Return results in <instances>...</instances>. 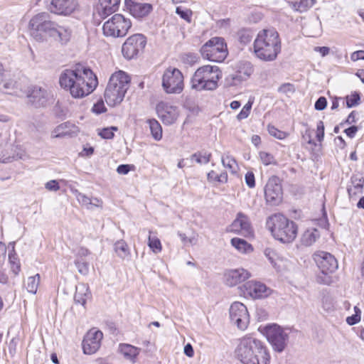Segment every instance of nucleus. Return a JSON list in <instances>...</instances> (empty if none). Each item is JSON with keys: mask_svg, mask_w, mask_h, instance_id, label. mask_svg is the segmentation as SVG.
Returning a JSON list of instances; mask_svg holds the SVG:
<instances>
[{"mask_svg": "<svg viewBox=\"0 0 364 364\" xmlns=\"http://www.w3.org/2000/svg\"><path fill=\"white\" fill-rule=\"evenodd\" d=\"M59 83L62 88L69 90L74 98H82L93 92L98 82L90 68L77 65L75 69H66L62 72Z\"/></svg>", "mask_w": 364, "mask_h": 364, "instance_id": "1", "label": "nucleus"}, {"mask_svg": "<svg viewBox=\"0 0 364 364\" xmlns=\"http://www.w3.org/2000/svg\"><path fill=\"white\" fill-rule=\"evenodd\" d=\"M28 28L31 36L38 42L44 41L49 36L61 44H66L72 36L70 28L52 21L48 12H41L33 16Z\"/></svg>", "mask_w": 364, "mask_h": 364, "instance_id": "2", "label": "nucleus"}, {"mask_svg": "<svg viewBox=\"0 0 364 364\" xmlns=\"http://www.w3.org/2000/svg\"><path fill=\"white\" fill-rule=\"evenodd\" d=\"M235 353L242 364L270 363L271 356L266 344L250 335L239 339Z\"/></svg>", "mask_w": 364, "mask_h": 364, "instance_id": "3", "label": "nucleus"}, {"mask_svg": "<svg viewBox=\"0 0 364 364\" xmlns=\"http://www.w3.org/2000/svg\"><path fill=\"white\" fill-rule=\"evenodd\" d=\"M253 47L257 58L264 62L274 61L282 50L279 33L274 28L260 31L254 41Z\"/></svg>", "mask_w": 364, "mask_h": 364, "instance_id": "4", "label": "nucleus"}, {"mask_svg": "<svg viewBox=\"0 0 364 364\" xmlns=\"http://www.w3.org/2000/svg\"><path fill=\"white\" fill-rule=\"evenodd\" d=\"M266 226L274 238L282 243L292 242L297 235L296 224L281 213H276L268 217Z\"/></svg>", "mask_w": 364, "mask_h": 364, "instance_id": "5", "label": "nucleus"}, {"mask_svg": "<svg viewBox=\"0 0 364 364\" xmlns=\"http://www.w3.org/2000/svg\"><path fill=\"white\" fill-rule=\"evenodd\" d=\"M129 82L130 78L124 71L119 70L111 75L105 91V99L109 106L114 107L122 102Z\"/></svg>", "mask_w": 364, "mask_h": 364, "instance_id": "6", "label": "nucleus"}, {"mask_svg": "<svg viewBox=\"0 0 364 364\" xmlns=\"http://www.w3.org/2000/svg\"><path fill=\"white\" fill-rule=\"evenodd\" d=\"M222 78V72L218 66L203 65L196 70L191 79V87L197 90H215Z\"/></svg>", "mask_w": 364, "mask_h": 364, "instance_id": "7", "label": "nucleus"}, {"mask_svg": "<svg viewBox=\"0 0 364 364\" xmlns=\"http://www.w3.org/2000/svg\"><path fill=\"white\" fill-rule=\"evenodd\" d=\"M264 333L275 352L281 353L285 350L289 343V329L274 323L265 326Z\"/></svg>", "mask_w": 364, "mask_h": 364, "instance_id": "8", "label": "nucleus"}, {"mask_svg": "<svg viewBox=\"0 0 364 364\" xmlns=\"http://www.w3.org/2000/svg\"><path fill=\"white\" fill-rule=\"evenodd\" d=\"M200 53L204 58L210 61L220 63L226 58L228 49L223 38L214 37L202 46Z\"/></svg>", "mask_w": 364, "mask_h": 364, "instance_id": "9", "label": "nucleus"}, {"mask_svg": "<svg viewBox=\"0 0 364 364\" xmlns=\"http://www.w3.org/2000/svg\"><path fill=\"white\" fill-rule=\"evenodd\" d=\"M131 26L132 23L129 18L117 14L105 22L102 30L106 36L119 38L124 36Z\"/></svg>", "mask_w": 364, "mask_h": 364, "instance_id": "10", "label": "nucleus"}, {"mask_svg": "<svg viewBox=\"0 0 364 364\" xmlns=\"http://www.w3.org/2000/svg\"><path fill=\"white\" fill-rule=\"evenodd\" d=\"M162 86L167 93H181L183 90L182 73L175 68H167L163 75Z\"/></svg>", "mask_w": 364, "mask_h": 364, "instance_id": "11", "label": "nucleus"}, {"mask_svg": "<svg viewBox=\"0 0 364 364\" xmlns=\"http://www.w3.org/2000/svg\"><path fill=\"white\" fill-rule=\"evenodd\" d=\"M146 45V38L144 35H132L122 45V54L127 59H133L144 52Z\"/></svg>", "mask_w": 364, "mask_h": 364, "instance_id": "12", "label": "nucleus"}, {"mask_svg": "<svg viewBox=\"0 0 364 364\" xmlns=\"http://www.w3.org/2000/svg\"><path fill=\"white\" fill-rule=\"evenodd\" d=\"M24 94H26L28 102L36 108L46 107L51 98L50 94L46 88L37 85L25 88Z\"/></svg>", "mask_w": 364, "mask_h": 364, "instance_id": "13", "label": "nucleus"}, {"mask_svg": "<svg viewBox=\"0 0 364 364\" xmlns=\"http://www.w3.org/2000/svg\"><path fill=\"white\" fill-rule=\"evenodd\" d=\"M230 318L231 321L241 330H245L250 321L247 307L242 303L238 301L234 302L230 306Z\"/></svg>", "mask_w": 364, "mask_h": 364, "instance_id": "14", "label": "nucleus"}, {"mask_svg": "<svg viewBox=\"0 0 364 364\" xmlns=\"http://www.w3.org/2000/svg\"><path fill=\"white\" fill-rule=\"evenodd\" d=\"M313 258L322 273H333L338 267L337 259L329 252L317 251L313 255Z\"/></svg>", "mask_w": 364, "mask_h": 364, "instance_id": "15", "label": "nucleus"}, {"mask_svg": "<svg viewBox=\"0 0 364 364\" xmlns=\"http://www.w3.org/2000/svg\"><path fill=\"white\" fill-rule=\"evenodd\" d=\"M227 231L240 234L245 237L252 235L253 232L248 216L242 212L237 214L235 219L227 228Z\"/></svg>", "mask_w": 364, "mask_h": 364, "instance_id": "16", "label": "nucleus"}, {"mask_svg": "<svg viewBox=\"0 0 364 364\" xmlns=\"http://www.w3.org/2000/svg\"><path fill=\"white\" fill-rule=\"evenodd\" d=\"M265 199L272 205L278 204L282 199V188L279 179L277 176L271 177L264 188Z\"/></svg>", "mask_w": 364, "mask_h": 364, "instance_id": "17", "label": "nucleus"}, {"mask_svg": "<svg viewBox=\"0 0 364 364\" xmlns=\"http://www.w3.org/2000/svg\"><path fill=\"white\" fill-rule=\"evenodd\" d=\"M156 109L158 117L166 125L173 124L179 115L178 108L166 102L158 103Z\"/></svg>", "mask_w": 364, "mask_h": 364, "instance_id": "18", "label": "nucleus"}, {"mask_svg": "<svg viewBox=\"0 0 364 364\" xmlns=\"http://www.w3.org/2000/svg\"><path fill=\"white\" fill-rule=\"evenodd\" d=\"M103 338L102 331L96 329L89 331L82 341V349L85 354L95 353L100 347Z\"/></svg>", "mask_w": 364, "mask_h": 364, "instance_id": "19", "label": "nucleus"}, {"mask_svg": "<svg viewBox=\"0 0 364 364\" xmlns=\"http://www.w3.org/2000/svg\"><path fill=\"white\" fill-rule=\"evenodd\" d=\"M78 6L76 0H52L48 6V10L55 14L68 16Z\"/></svg>", "mask_w": 364, "mask_h": 364, "instance_id": "20", "label": "nucleus"}, {"mask_svg": "<svg viewBox=\"0 0 364 364\" xmlns=\"http://www.w3.org/2000/svg\"><path fill=\"white\" fill-rule=\"evenodd\" d=\"M25 82L16 77H11L6 73V77L3 82V90L4 92L10 95L21 96L25 92Z\"/></svg>", "mask_w": 364, "mask_h": 364, "instance_id": "21", "label": "nucleus"}, {"mask_svg": "<svg viewBox=\"0 0 364 364\" xmlns=\"http://www.w3.org/2000/svg\"><path fill=\"white\" fill-rule=\"evenodd\" d=\"M250 277L251 274L243 268L228 269L224 273V281L228 286L234 287Z\"/></svg>", "mask_w": 364, "mask_h": 364, "instance_id": "22", "label": "nucleus"}, {"mask_svg": "<svg viewBox=\"0 0 364 364\" xmlns=\"http://www.w3.org/2000/svg\"><path fill=\"white\" fill-rule=\"evenodd\" d=\"M244 293L254 299H261L269 294L268 288L260 282L249 281L244 284Z\"/></svg>", "mask_w": 364, "mask_h": 364, "instance_id": "23", "label": "nucleus"}, {"mask_svg": "<svg viewBox=\"0 0 364 364\" xmlns=\"http://www.w3.org/2000/svg\"><path fill=\"white\" fill-rule=\"evenodd\" d=\"M127 6H129L130 13L132 15L137 18H141L149 15L153 9V6L147 3H129V0H125Z\"/></svg>", "mask_w": 364, "mask_h": 364, "instance_id": "24", "label": "nucleus"}, {"mask_svg": "<svg viewBox=\"0 0 364 364\" xmlns=\"http://www.w3.org/2000/svg\"><path fill=\"white\" fill-rule=\"evenodd\" d=\"M99 14L102 18L114 13L119 9L120 0H99Z\"/></svg>", "mask_w": 364, "mask_h": 364, "instance_id": "25", "label": "nucleus"}, {"mask_svg": "<svg viewBox=\"0 0 364 364\" xmlns=\"http://www.w3.org/2000/svg\"><path fill=\"white\" fill-rule=\"evenodd\" d=\"M253 70V67L250 62H242L240 63L237 73L232 75V78L233 80L242 81L249 77Z\"/></svg>", "mask_w": 364, "mask_h": 364, "instance_id": "26", "label": "nucleus"}, {"mask_svg": "<svg viewBox=\"0 0 364 364\" xmlns=\"http://www.w3.org/2000/svg\"><path fill=\"white\" fill-rule=\"evenodd\" d=\"M316 3V0H300L299 1H287L291 9L299 13H304L310 9Z\"/></svg>", "mask_w": 364, "mask_h": 364, "instance_id": "27", "label": "nucleus"}, {"mask_svg": "<svg viewBox=\"0 0 364 364\" xmlns=\"http://www.w3.org/2000/svg\"><path fill=\"white\" fill-rule=\"evenodd\" d=\"M231 245L242 253H250L253 251L252 246L246 240L235 237L231 240Z\"/></svg>", "mask_w": 364, "mask_h": 364, "instance_id": "28", "label": "nucleus"}, {"mask_svg": "<svg viewBox=\"0 0 364 364\" xmlns=\"http://www.w3.org/2000/svg\"><path fill=\"white\" fill-rule=\"evenodd\" d=\"M211 156L212 155L210 152L202 150L191 154L189 159L191 161H195L197 164L202 165L208 164Z\"/></svg>", "mask_w": 364, "mask_h": 364, "instance_id": "29", "label": "nucleus"}, {"mask_svg": "<svg viewBox=\"0 0 364 364\" xmlns=\"http://www.w3.org/2000/svg\"><path fill=\"white\" fill-rule=\"evenodd\" d=\"M119 350L126 358L130 360L135 358L139 353V350L137 348L126 343H121Z\"/></svg>", "mask_w": 364, "mask_h": 364, "instance_id": "30", "label": "nucleus"}, {"mask_svg": "<svg viewBox=\"0 0 364 364\" xmlns=\"http://www.w3.org/2000/svg\"><path fill=\"white\" fill-rule=\"evenodd\" d=\"M153 138L159 141L162 138V127L159 122L155 119H149L146 121Z\"/></svg>", "mask_w": 364, "mask_h": 364, "instance_id": "31", "label": "nucleus"}, {"mask_svg": "<svg viewBox=\"0 0 364 364\" xmlns=\"http://www.w3.org/2000/svg\"><path fill=\"white\" fill-rule=\"evenodd\" d=\"M74 127L70 122H65L58 125L51 133L53 138H62L70 135L69 128Z\"/></svg>", "mask_w": 364, "mask_h": 364, "instance_id": "32", "label": "nucleus"}, {"mask_svg": "<svg viewBox=\"0 0 364 364\" xmlns=\"http://www.w3.org/2000/svg\"><path fill=\"white\" fill-rule=\"evenodd\" d=\"M319 237V232L316 229L307 230L301 237V242L306 246H310L316 242Z\"/></svg>", "mask_w": 364, "mask_h": 364, "instance_id": "33", "label": "nucleus"}, {"mask_svg": "<svg viewBox=\"0 0 364 364\" xmlns=\"http://www.w3.org/2000/svg\"><path fill=\"white\" fill-rule=\"evenodd\" d=\"M237 40L242 46L250 43L253 38V32L251 29L242 28L237 33Z\"/></svg>", "mask_w": 364, "mask_h": 364, "instance_id": "34", "label": "nucleus"}, {"mask_svg": "<svg viewBox=\"0 0 364 364\" xmlns=\"http://www.w3.org/2000/svg\"><path fill=\"white\" fill-rule=\"evenodd\" d=\"M114 251L117 256L124 259L130 254L127 244L122 240L117 241L114 245Z\"/></svg>", "mask_w": 364, "mask_h": 364, "instance_id": "35", "label": "nucleus"}, {"mask_svg": "<svg viewBox=\"0 0 364 364\" xmlns=\"http://www.w3.org/2000/svg\"><path fill=\"white\" fill-rule=\"evenodd\" d=\"M40 282V275L38 274L33 277H29L24 283L27 291L31 294H36Z\"/></svg>", "mask_w": 364, "mask_h": 364, "instance_id": "36", "label": "nucleus"}, {"mask_svg": "<svg viewBox=\"0 0 364 364\" xmlns=\"http://www.w3.org/2000/svg\"><path fill=\"white\" fill-rule=\"evenodd\" d=\"M9 262L11 265V271L15 275H17L21 270V264L19 259L15 252L14 247H12V250L9 254Z\"/></svg>", "mask_w": 364, "mask_h": 364, "instance_id": "37", "label": "nucleus"}, {"mask_svg": "<svg viewBox=\"0 0 364 364\" xmlns=\"http://www.w3.org/2000/svg\"><path fill=\"white\" fill-rule=\"evenodd\" d=\"M15 154L12 156H6L5 154L0 156V162L9 163L12 160L22 159L24 156V151L17 146L15 147Z\"/></svg>", "mask_w": 364, "mask_h": 364, "instance_id": "38", "label": "nucleus"}, {"mask_svg": "<svg viewBox=\"0 0 364 364\" xmlns=\"http://www.w3.org/2000/svg\"><path fill=\"white\" fill-rule=\"evenodd\" d=\"M82 291L85 290V292L80 291V287L77 288L76 292L74 296L75 301L77 304H80L82 306H85L87 301V298L90 296V293L88 292V288H85L82 287Z\"/></svg>", "mask_w": 364, "mask_h": 364, "instance_id": "39", "label": "nucleus"}, {"mask_svg": "<svg viewBox=\"0 0 364 364\" xmlns=\"http://www.w3.org/2000/svg\"><path fill=\"white\" fill-rule=\"evenodd\" d=\"M151 232L149 231V234ZM148 246L156 254L160 252L162 250V246L160 240L156 237H152L149 235L148 237Z\"/></svg>", "mask_w": 364, "mask_h": 364, "instance_id": "40", "label": "nucleus"}, {"mask_svg": "<svg viewBox=\"0 0 364 364\" xmlns=\"http://www.w3.org/2000/svg\"><path fill=\"white\" fill-rule=\"evenodd\" d=\"M222 164L223 166L230 170L231 172H236L237 162L236 160L232 156L229 155L223 156Z\"/></svg>", "mask_w": 364, "mask_h": 364, "instance_id": "41", "label": "nucleus"}, {"mask_svg": "<svg viewBox=\"0 0 364 364\" xmlns=\"http://www.w3.org/2000/svg\"><path fill=\"white\" fill-rule=\"evenodd\" d=\"M346 106L348 108H351L355 107L359 105L360 100V93L358 92H354L350 95H347L346 97Z\"/></svg>", "mask_w": 364, "mask_h": 364, "instance_id": "42", "label": "nucleus"}, {"mask_svg": "<svg viewBox=\"0 0 364 364\" xmlns=\"http://www.w3.org/2000/svg\"><path fill=\"white\" fill-rule=\"evenodd\" d=\"M259 156L262 163L264 166H268V165H271V164L275 165L277 164V161H276L274 156L268 152L260 151L259 153Z\"/></svg>", "mask_w": 364, "mask_h": 364, "instance_id": "43", "label": "nucleus"}, {"mask_svg": "<svg viewBox=\"0 0 364 364\" xmlns=\"http://www.w3.org/2000/svg\"><path fill=\"white\" fill-rule=\"evenodd\" d=\"M176 13L183 19L190 23L191 21L192 11L189 9L177 6Z\"/></svg>", "mask_w": 364, "mask_h": 364, "instance_id": "44", "label": "nucleus"}, {"mask_svg": "<svg viewBox=\"0 0 364 364\" xmlns=\"http://www.w3.org/2000/svg\"><path fill=\"white\" fill-rule=\"evenodd\" d=\"M75 265L77 267L78 272L82 275H87L89 272V264L87 262L76 259L75 260Z\"/></svg>", "mask_w": 364, "mask_h": 364, "instance_id": "45", "label": "nucleus"}, {"mask_svg": "<svg viewBox=\"0 0 364 364\" xmlns=\"http://www.w3.org/2000/svg\"><path fill=\"white\" fill-rule=\"evenodd\" d=\"M117 130V127H107L102 129L99 134L103 139H110L114 137V132Z\"/></svg>", "mask_w": 364, "mask_h": 364, "instance_id": "46", "label": "nucleus"}, {"mask_svg": "<svg viewBox=\"0 0 364 364\" xmlns=\"http://www.w3.org/2000/svg\"><path fill=\"white\" fill-rule=\"evenodd\" d=\"M77 201L82 205L86 207L87 209H90V204L92 202L91 198L86 195L78 192L76 195Z\"/></svg>", "mask_w": 364, "mask_h": 364, "instance_id": "47", "label": "nucleus"}, {"mask_svg": "<svg viewBox=\"0 0 364 364\" xmlns=\"http://www.w3.org/2000/svg\"><path fill=\"white\" fill-rule=\"evenodd\" d=\"M252 102H248L242 109V110L240 112V113L237 114V118L238 120H242L244 119H246L250 113L252 108Z\"/></svg>", "mask_w": 364, "mask_h": 364, "instance_id": "48", "label": "nucleus"}, {"mask_svg": "<svg viewBox=\"0 0 364 364\" xmlns=\"http://www.w3.org/2000/svg\"><path fill=\"white\" fill-rule=\"evenodd\" d=\"M268 132L271 136H274L277 139H283L286 137L287 134L285 132H282L279 129H277L274 126H269L268 127Z\"/></svg>", "mask_w": 364, "mask_h": 364, "instance_id": "49", "label": "nucleus"}, {"mask_svg": "<svg viewBox=\"0 0 364 364\" xmlns=\"http://www.w3.org/2000/svg\"><path fill=\"white\" fill-rule=\"evenodd\" d=\"M329 273H322L321 274H318L316 277V281L318 283L321 284L329 285L331 282V277L328 276Z\"/></svg>", "mask_w": 364, "mask_h": 364, "instance_id": "50", "label": "nucleus"}, {"mask_svg": "<svg viewBox=\"0 0 364 364\" xmlns=\"http://www.w3.org/2000/svg\"><path fill=\"white\" fill-rule=\"evenodd\" d=\"M324 137V124L322 121H319L316 126V139L321 142Z\"/></svg>", "mask_w": 364, "mask_h": 364, "instance_id": "51", "label": "nucleus"}, {"mask_svg": "<svg viewBox=\"0 0 364 364\" xmlns=\"http://www.w3.org/2000/svg\"><path fill=\"white\" fill-rule=\"evenodd\" d=\"M245 180L249 188H252L255 186V178L253 172L248 171L245 176Z\"/></svg>", "mask_w": 364, "mask_h": 364, "instance_id": "52", "label": "nucleus"}, {"mask_svg": "<svg viewBox=\"0 0 364 364\" xmlns=\"http://www.w3.org/2000/svg\"><path fill=\"white\" fill-rule=\"evenodd\" d=\"M327 106V100L325 97H320L316 101L314 107L316 110L321 111L323 110Z\"/></svg>", "mask_w": 364, "mask_h": 364, "instance_id": "53", "label": "nucleus"}, {"mask_svg": "<svg viewBox=\"0 0 364 364\" xmlns=\"http://www.w3.org/2000/svg\"><path fill=\"white\" fill-rule=\"evenodd\" d=\"M351 182L353 185L354 189L358 193H362L364 180L363 178H352Z\"/></svg>", "mask_w": 364, "mask_h": 364, "instance_id": "54", "label": "nucleus"}, {"mask_svg": "<svg viewBox=\"0 0 364 364\" xmlns=\"http://www.w3.org/2000/svg\"><path fill=\"white\" fill-rule=\"evenodd\" d=\"M45 188L50 191H57L60 189V186L56 180H51L45 184Z\"/></svg>", "mask_w": 364, "mask_h": 364, "instance_id": "55", "label": "nucleus"}, {"mask_svg": "<svg viewBox=\"0 0 364 364\" xmlns=\"http://www.w3.org/2000/svg\"><path fill=\"white\" fill-rule=\"evenodd\" d=\"M278 91L282 93H292L294 91V85L290 83L282 84L278 89Z\"/></svg>", "mask_w": 364, "mask_h": 364, "instance_id": "56", "label": "nucleus"}, {"mask_svg": "<svg viewBox=\"0 0 364 364\" xmlns=\"http://www.w3.org/2000/svg\"><path fill=\"white\" fill-rule=\"evenodd\" d=\"M106 107L104 105L103 101H99L96 104L94 105L92 107L93 112L96 114H101L106 112Z\"/></svg>", "mask_w": 364, "mask_h": 364, "instance_id": "57", "label": "nucleus"}, {"mask_svg": "<svg viewBox=\"0 0 364 364\" xmlns=\"http://www.w3.org/2000/svg\"><path fill=\"white\" fill-rule=\"evenodd\" d=\"M131 166L129 164H121L117 168V172L119 174H127L130 171Z\"/></svg>", "mask_w": 364, "mask_h": 364, "instance_id": "58", "label": "nucleus"}, {"mask_svg": "<svg viewBox=\"0 0 364 364\" xmlns=\"http://www.w3.org/2000/svg\"><path fill=\"white\" fill-rule=\"evenodd\" d=\"M360 320V315H359L358 314H355L351 316H348L346 318V322L352 326V325H354L357 323H358Z\"/></svg>", "mask_w": 364, "mask_h": 364, "instance_id": "59", "label": "nucleus"}, {"mask_svg": "<svg viewBox=\"0 0 364 364\" xmlns=\"http://www.w3.org/2000/svg\"><path fill=\"white\" fill-rule=\"evenodd\" d=\"M350 59L353 61L364 60V50H357L353 52L350 55Z\"/></svg>", "mask_w": 364, "mask_h": 364, "instance_id": "60", "label": "nucleus"}, {"mask_svg": "<svg viewBox=\"0 0 364 364\" xmlns=\"http://www.w3.org/2000/svg\"><path fill=\"white\" fill-rule=\"evenodd\" d=\"M358 127L356 126H351L345 129L344 132L346 135L350 138H353L355 136L356 132H358Z\"/></svg>", "mask_w": 364, "mask_h": 364, "instance_id": "61", "label": "nucleus"}, {"mask_svg": "<svg viewBox=\"0 0 364 364\" xmlns=\"http://www.w3.org/2000/svg\"><path fill=\"white\" fill-rule=\"evenodd\" d=\"M90 254V252L89 251V250H87L85 247H80L77 250L76 255L78 257L82 258V257L88 256Z\"/></svg>", "mask_w": 364, "mask_h": 364, "instance_id": "62", "label": "nucleus"}, {"mask_svg": "<svg viewBox=\"0 0 364 364\" xmlns=\"http://www.w3.org/2000/svg\"><path fill=\"white\" fill-rule=\"evenodd\" d=\"M91 199H92V202H91L92 204H90V210H92L94 207L100 208H102L103 202L101 199H100L98 198H92Z\"/></svg>", "mask_w": 364, "mask_h": 364, "instance_id": "63", "label": "nucleus"}, {"mask_svg": "<svg viewBox=\"0 0 364 364\" xmlns=\"http://www.w3.org/2000/svg\"><path fill=\"white\" fill-rule=\"evenodd\" d=\"M357 114V112L356 111H352L350 114L348 115V117H347V119H346L345 122L346 124H351L353 123H355L356 122V118H355V116Z\"/></svg>", "mask_w": 364, "mask_h": 364, "instance_id": "64", "label": "nucleus"}]
</instances>
